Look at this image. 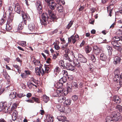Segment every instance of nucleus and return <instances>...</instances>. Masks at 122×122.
<instances>
[{"label":"nucleus","instance_id":"obj_27","mask_svg":"<svg viewBox=\"0 0 122 122\" xmlns=\"http://www.w3.org/2000/svg\"><path fill=\"white\" fill-rule=\"evenodd\" d=\"M31 72L29 70H25L24 71V73H23L21 75V76H24L26 75V76L30 75Z\"/></svg>","mask_w":122,"mask_h":122},{"label":"nucleus","instance_id":"obj_34","mask_svg":"<svg viewBox=\"0 0 122 122\" xmlns=\"http://www.w3.org/2000/svg\"><path fill=\"white\" fill-rule=\"evenodd\" d=\"M16 93L15 92H12L10 95V97L11 99H14L16 97Z\"/></svg>","mask_w":122,"mask_h":122},{"label":"nucleus","instance_id":"obj_44","mask_svg":"<svg viewBox=\"0 0 122 122\" xmlns=\"http://www.w3.org/2000/svg\"><path fill=\"white\" fill-rule=\"evenodd\" d=\"M117 2V0H111L109 6H110L111 7L112 6H113V5L115 4Z\"/></svg>","mask_w":122,"mask_h":122},{"label":"nucleus","instance_id":"obj_56","mask_svg":"<svg viewBox=\"0 0 122 122\" xmlns=\"http://www.w3.org/2000/svg\"><path fill=\"white\" fill-rule=\"evenodd\" d=\"M23 27L21 26V25L20 24H19L17 28V30H18L19 31L23 29Z\"/></svg>","mask_w":122,"mask_h":122},{"label":"nucleus","instance_id":"obj_63","mask_svg":"<svg viewBox=\"0 0 122 122\" xmlns=\"http://www.w3.org/2000/svg\"><path fill=\"white\" fill-rule=\"evenodd\" d=\"M13 66L15 68L17 69L18 70H19L20 67L16 65H13Z\"/></svg>","mask_w":122,"mask_h":122},{"label":"nucleus","instance_id":"obj_18","mask_svg":"<svg viewBox=\"0 0 122 122\" xmlns=\"http://www.w3.org/2000/svg\"><path fill=\"white\" fill-rule=\"evenodd\" d=\"M18 112L16 110H14L13 112L12 115V119L13 121H15L17 117Z\"/></svg>","mask_w":122,"mask_h":122},{"label":"nucleus","instance_id":"obj_39","mask_svg":"<svg viewBox=\"0 0 122 122\" xmlns=\"http://www.w3.org/2000/svg\"><path fill=\"white\" fill-rule=\"evenodd\" d=\"M19 44L21 46L23 47H25L27 45L26 42L24 41H22L20 42L19 43Z\"/></svg>","mask_w":122,"mask_h":122},{"label":"nucleus","instance_id":"obj_3","mask_svg":"<svg viewBox=\"0 0 122 122\" xmlns=\"http://www.w3.org/2000/svg\"><path fill=\"white\" fill-rule=\"evenodd\" d=\"M51 67V66L50 65L45 66V72L42 68L39 69L38 67H36L35 68L36 73L37 75L40 76L41 74L42 76H43L45 73H48L49 72L50 67Z\"/></svg>","mask_w":122,"mask_h":122},{"label":"nucleus","instance_id":"obj_58","mask_svg":"<svg viewBox=\"0 0 122 122\" xmlns=\"http://www.w3.org/2000/svg\"><path fill=\"white\" fill-rule=\"evenodd\" d=\"M113 80L114 81H116L118 82L119 80V77H114Z\"/></svg>","mask_w":122,"mask_h":122},{"label":"nucleus","instance_id":"obj_43","mask_svg":"<svg viewBox=\"0 0 122 122\" xmlns=\"http://www.w3.org/2000/svg\"><path fill=\"white\" fill-rule=\"evenodd\" d=\"M116 34L119 36L122 35V27H121L120 29L117 30L116 32Z\"/></svg>","mask_w":122,"mask_h":122},{"label":"nucleus","instance_id":"obj_7","mask_svg":"<svg viewBox=\"0 0 122 122\" xmlns=\"http://www.w3.org/2000/svg\"><path fill=\"white\" fill-rule=\"evenodd\" d=\"M36 6L38 12L39 14H41L43 11L42 3L39 1H37L36 3Z\"/></svg>","mask_w":122,"mask_h":122},{"label":"nucleus","instance_id":"obj_19","mask_svg":"<svg viewBox=\"0 0 122 122\" xmlns=\"http://www.w3.org/2000/svg\"><path fill=\"white\" fill-rule=\"evenodd\" d=\"M84 48L87 54L89 53L92 50V47L89 46H86Z\"/></svg>","mask_w":122,"mask_h":122},{"label":"nucleus","instance_id":"obj_1","mask_svg":"<svg viewBox=\"0 0 122 122\" xmlns=\"http://www.w3.org/2000/svg\"><path fill=\"white\" fill-rule=\"evenodd\" d=\"M56 17L51 10H48L46 12L43 13L42 15L41 24L45 26L47 25V23L51 24L54 22V20L56 19Z\"/></svg>","mask_w":122,"mask_h":122},{"label":"nucleus","instance_id":"obj_21","mask_svg":"<svg viewBox=\"0 0 122 122\" xmlns=\"http://www.w3.org/2000/svg\"><path fill=\"white\" fill-rule=\"evenodd\" d=\"M73 63L75 65V66L78 68H80L81 67V64L78 61V59L76 58V59H74L73 60Z\"/></svg>","mask_w":122,"mask_h":122},{"label":"nucleus","instance_id":"obj_47","mask_svg":"<svg viewBox=\"0 0 122 122\" xmlns=\"http://www.w3.org/2000/svg\"><path fill=\"white\" fill-rule=\"evenodd\" d=\"M68 55L67 54H65L64 56V58L65 59L68 60L70 61L71 62L72 60L69 58Z\"/></svg>","mask_w":122,"mask_h":122},{"label":"nucleus","instance_id":"obj_46","mask_svg":"<svg viewBox=\"0 0 122 122\" xmlns=\"http://www.w3.org/2000/svg\"><path fill=\"white\" fill-rule=\"evenodd\" d=\"M56 107L57 109L60 111V112H63L64 111L62 108V107L59 104H57L56 105Z\"/></svg>","mask_w":122,"mask_h":122},{"label":"nucleus","instance_id":"obj_40","mask_svg":"<svg viewBox=\"0 0 122 122\" xmlns=\"http://www.w3.org/2000/svg\"><path fill=\"white\" fill-rule=\"evenodd\" d=\"M56 4L55 3H52V4L49 5V7L51 9V10H53L54 9L56 6Z\"/></svg>","mask_w":122,"mask_h":122},{"label":"nucleus","instance_id":"obj_52","mask_svg":"<svg viewBox=\"0 0 122 122\" xmlns=\"http://www.w3.org/2000/svg\"><path fill=\"white\" fill-rule=\"evenodd\" d=\"M71 84L72 85V87H73L76 88H78V85L76 82H73Z\"/></svg>","mask_w":122,"mask_h":122},{"label":"nucleus","instance_id":"obj_32","mask_svg":"<svg viewBox=\"0 0 122 122\" xmlns=\"http://www.w3.org/2000/svg\"><path fill=\"white\" fill-rule=\"evenodd\" d=\"M71 100L70 99H67L65 100L64 102V104H66L67 105H70L71 103Z\"/></svg>","mask_w":122,"mask_h":122},{"label":"nucleus","instance_id":"obj_25","mask_svg":"<svg viewBox=\"0 0 122 122\" xmlns=\"http://www.w3.org/2000/svg\"><path fill=\"white\" fill-rule=\"evenodd\" d=\"M63 83L59 81V82L55 84V86L56 87L58 88H62V86L63 85Z\"/></svg>","mask_w":122,"mask_h":122},{"label":"nucleus","instance_id":"obj_59","mask_svg":"<svg viewBox=\"0 0 122 122\" xmlns=\"http://www.w3.org/2000/svg\"><path fill=\"white\" fill-rule=\"evenodd\" d=\"M85 43V41L84 40H83L82 41V42L81 43L80 45V48L82 46L84 45Z\"/></svg>","mask_w":122,"mask_h":122},{"label":"nucleus","instance_id":"obj_8","mask_svg":"<svg viewBox=\"0 0 122 122\" xmlns=\"http://www.w3.org/2000/svg\"><path fill=\"white\" fill-rule=\"evenodd\" d=\"M14 10L18 13L21 14H24V12H25L22 9L21 7L17 3L15 5Z\"/></svg>","mask_w":122,"mask_h":122},{"label":"nucleus","instance_id":"obj_24","mask_svg":"<svg viewBox=\"0 0 122 122\" xmlns=\"http://www.w3.org/2000/svg\"><path fill=\"white\" fill-rule=\"evenodd\" d=\"M35 26L33 23H31L28 25V28L31 31H33L34 30Z\"/></svg>","mask_w":122,"mask_h":122},{"label":"nucleus","instance_id":"obj_10","mask_svg":"<svg viewBox=\"0 0 122 122\" xmlns=\"http://www.w3.org/2000/svg\"><path fill=\"white\" fill-rule=\"evenodd\" d=\"M121 61V59L120 57L118 56H116L114 58L113 63L115 65H119L120 64Z\"/></svg>","mask_w":122,"mask_h":122},{"label":"nucleus","instance_id":"obj_12","mask_svg":"<svg viewBox=\"0 0 122 122\" xmlns=\"http://www.w3.org/2000/svg\"><path fill=\"white\" fill-rule=\"evenodd\" d=\"M14 16V14H13L9 15L7 20V24H12L13 23Z\"/></svg>","mask_w":122,"mask_h":122},{"label":"nucleus","instance_id":"obj_11","mask_svg":"<svg viewBox=\"0 0 122 122\" xmlns=\"http://www.w3.org/2000/svg\"><path fill=\"white\" fill-rule=\"evenodd\" d=\"M79 60L81 63H86L87 60V59L83 56L81 54L79 53L78 54Z\"/></svg>","mask_w":122,"mask_h":122},{"label":"nucleus","instance_id":"obj_35","mask_svg":"<svg viewBox=\"0 0 122 122\" xmlns=\"http://www.w3.org/2000/svg\"><path fill=\"white\" fill-rule=\"evenodd\" d=\"M61 91V90L60 91L57 90L54 93V96L55 97H59L61 96L60 93H61L60 91Z\"/></svg>","mask_w":122,"mask_h":122},{"label":"nucleus","instance_id":"obj_30","mask_svg":"<svg viewBox=\"0 0 122 122\" xmlns=\"http://www.w3.org/2000/svg\"><path fill=\"white\" fill-rule=\"evenodd\" d=\"M106 47L108 50L109 55H111L112 53V48L110 46L108 45Z\"/></svg>","mask_w":122,"mask_h":122},{"label":"nucleus","instance_id":"obj_50","mask_svg":"<svg viewBox=\"0 0 122 122\" xmlns=\"http://www.w3.org/2000/svg\"><path fill=\"white\" fill-rule=\"evenodd\" d=\"M91 59L93 62H95L96 61V59L94 55H91Z\"/></svg>","mask_w":122,"mask_h":122},{"label":"nucleus","instance_id":"obj_37","mask_svg":"<svg viewBox=\"0 0 122 122\" xmlns=\"http://www.w3.org/2000/svg\"><path fill=\"white\" fill-rule=\"evenodd\" d=\"M66 77H62L59 80L60 82L62 83L63 84L66 82L67 81V78Z\"/></svg>","mask_w":122,"mask_h":122},{"label":"nucleus","instance_id":"obj_20","mask_svg":"<svg viewBox=\"0 0 122 122\" xmlns=\"http://www.w3.org/2000/svg\"><path fill=\"white\" fill-rule=\"evenodd\" d=\"M100 59L102 61H105L107 59V56L105 54L103 53H102L100 55Z\"/></svg>","mask_w":122,"mask_h":122},{"label":"nucleus","instance_id":"obj_4","mask_svg":"<svg viewBox=\"0 0 122 122\" xmlns=\"http://www.w3.org/2000/svg\"><path fill=\"white\" fill-rule=\"evenodd\" d=\"M113 41H112V45L113 46V48H115L116 46H118L120 44L118 41H121V39L120 36H117L114 37L113 38Z\"/></svg>","mask_w":122,"mask_h":122},{"label":"nucleus","instance_id":"obj_17","mask_svg":"<svg viewBox=\"0 0 122 122\" xmlns=\"http://www.w3.org/2000/svg\"><path fill=\"white\" fill-rule=\"evenodd\" d=\"M65 52L66 53V54H69L70 53L71 54H72L73 56L76 59V55L74 54V53L73 52L71 51V50L68 48H66V49L65 50Z\"/></svg>","mask_w":122,"mask_h":122},{"label":"nucleus","instance_id":"obj_26","mask_svg":"<svg viewBox=\"0 0 122 122\" xmlns=\"http://www.w3.org/2000/svg\"><path fill=\"white\" fill-rule=\"evenodd\" d=\"M57 119L59 121H62L65 120V119H67L64 116H59L57 117Z\"/></svg>","mask_w":122,"mask_h":122},{"label":"nucleus","instance_id":"obj_36","mask_svg":"<svg viewBox=\"0 0 122 122\" xmlns=\"http://www.w3.org/2000/svg\"><path fill=\"white\" fill-rule=\"evenodd\" d=\"M114 74L115 76H119V75L120 76L119 68H118L117 69H115Z\"/></svg>","mask_w":122,"mask_h":122},{"label":"nucleus","instance_id":"obj_31","mask_svg":"<svg viewBox=\"0 0 122 122\" xmlns=\"http://www.w3.org/2000/svg\"><path fill=\"white\" fill-rule=\"evenodd\" d=\"M43 100L45 103H46L49 100V97L46 95H44L43 97Z\"/></svg>","mask_w":122,"mask_h":122},{"label":"nucleus","instance_id":"obj_60","mask_svg":"<svg viewBox=\"0 0 122 122\" xmlns=\"http://www.w3.org/2000/svg\"><path fill=\"white\" fill-rule=\"evenodd\" d=\"M25 101L30 103H34V101L32 99V98L26 100Z\"/></svg>","mask_w":122,"mask_h":122},{"label":"nucleus","instance_id":"obj_2","mask_svg":"<svg viewBox=\"0 0 122 122\" xmlns=\"http://www.w3.org/2000/svg\"><path fill=\"white\" fill-rule=\"evenodd\" d=\"M17 105L16 104H14L11 108V111L9 112L10 109L8 103L6 102H0V112L3 111L5 112L10 113L13 111V110H14L17 108Z\"/></svg>","mask_w":122,"mask_h":122},{"label":"nucleus","instance_id":"obj_57","mask_svg":"<svg viewBox=\"0 0 122 122\" xmlns=\"http://www.w3.org/2000/svg\"><path fill=\"white\" fill-rule=\"evenodd\" d=\"M63 75L64 76H68V74L67 71L66 70H63L62 71Z\"/></svg>","mask_w":122,"mask_h":122},{"label":"nucleus","instance_id":"obj_6","mask_svg":"<svg viewBox=\"0 0 122 122\" xmlns=\"http://www.w3.org/2000/svg\"><path fill=\"white\" fill-rule=\"evenodd\" d=\"M79 39V36L78 35H76L75 36L72 35L70 37L68 38V43H71L72 41V43L74 44Z\"/></svg>","mask_w":122,"mask_h":122},{"label":"nucleus","instance_id":"obj_15","mask_svg":"<svg viewBox=\"0 0 122 122\" xmlns=\"http://www.w3.org/2000/svg\"><path fill=\"white\" fill-rule=\"evenodd\" d=\"M94 52L96 55L99 54L101 52V50L97 46H95L93 47Z\"/></svg>","mask_w":122,"mask_h":122},{"label":"nucleus","instance_id":"obj_54","mask_svg":"<svg viewBox=\"0 0 122 122\" xmlns=\"http://www.w3.org/2000/svg\"><path fill=\"white\" fill-rule=\"evenodd\" d=\"M25 96L26 95L23 93L18 94H17L18 97L19 98H21V97Z\"/></svg>","mask_w":122,"mask_h":122},{"label":"nucleus","instance_id":"obj_33","mask_svg":"<svg viewBox=\"0 0 122 122\" xmlns=\"http://www.w3.org/2000/svg\"><path fill=\"white\" fill-rule=\"evenodd\" d=\"M6 16H5L4 15L3 17V18L1 20H0V24L2 25L4 24L6 20Z\"/></svg>","mask_w":122,"mask_h":122},{"label":"nucleus","instance_id":"obj_23","mask_svg":"<svg viewBox=\"0 0 122 122\" xmlns=\"http://www.w3.org/2000/svg\"><path fill=\"white\" fill-rule=\"evenodd\" d=\"M32 62L36 66H39L41 65L40 61L37 60L35 59L34 60L32 61Z\"/></svg>","mask_w":122,"mask_h":122},{"label":"nucleus","instance_id":"obj_14","mask_svg":"<svg viewBox=\"0 0 122 122\" xmlns=\"http://www.w3.org/2000/svg\"><path fill=\"white\" fill-rule=\"evenodd\" d=\"M65 67L66 69L72 71L74 70V66L70 63H67Z\"/></svg>","mask_w":122,"mask_h":122},{"label":"nucleus","instance_id":"obj_22","mask_svg":"<svg viewBox=\"0 0 122 122\" xmlns=\"http://www.w3.org/2000/svg\"><path fill=\"white\" fill-rule=\"evenodd\" d=\"M66 99V97L64 96H60L59 97L58 100V102L60 103H61L63 102L64 103Z\"/></svg>","mask_w":122,"mask_h":122},{"label":"nucleus","instance_id":"obj_64","mask_svg":"<svg viewBox=\"0 0 122 122\" xmlns=\"http://www.w3.org/2000/svg\"><path fill=\"white\" fill-rule=\"evenodd\" d=\"M119 81L120 85H122V77H119Z\"/></svg>","mask_w":122,"mask_h":122},{"label":"nucleus","instance_id":"obj_61","mask_svg":"<svg viewBox=\"0 0 122 122\" xmlns=\"http://www.w3.org/2000/svg\"><path fill=\"white\" fill-rule=\"evenodd\" d=\"M54 47L55 49L57 50L59 49L60 48L59 46L56 44H55Z\"/></svg>","mask_w":122,"mask_h":122},{"label":"nucleus","instance_id":"obj_55","mask_svg":"<svg viewBox=\"0 0 122 122\" xmlns=\"http://www.w3.org/2000/svg\"><path fill=\"white\" fill-rule=\"evenodd\" d=\"M54 118L53 116H50L48 119V121L49 122H53Z\"/></svg>","mask_w":122,"mask_h":122},{"label":"nucleus","instance_id":"obj_5","mask_svg":"<svg viewBox=\"0 0 122 122\" xmlns=\"http://www.w3.org/2000/svg\"><path fill=\"white\" fill-rule=\"evenodd\" d=\"M111 115L113 121H118L119 119L121 118V116L119 113H117L115 111L113 112Z\"/></svg>","mask_w":122,"mask_h":122},{"label":"nucleus","instance_id":"obj_16","mask_svg":"<svg viewBox=\"0 0 122 122\" xmlns=\"http://www.w3.org/2000/svg\"><path fill=\"white\" fill-rule=\"evenodd\" d=\"M113 7L110 6H108L107 7L108 13L109 16H111L112 15L113 13Z\"/></svg>","mask_w":122,"mask_h":122},{"label":"nucleus","instance_id":"obj_53","mask_svg":"<svg viewBox=\"0 0 122 122\" xmlns=\"http://www.w3.org/2000/svg\"><path fill=\"white\" fill-rule=\"evenodd\" d=\"M32 99L33 100H34L35 102H36L37 103H39V99L38 98L36 97H32Z\"/></svg>","mask_w":122,"mask_h":122},{"label":"nucleus","instance_id":"obj_41","mask_svg":"<svg viewBox=\"0 0 122 122\" xmlns=\"http://www.w3.org/2000/svg\"><path fill=\"white\" fill-rule=\"evenodd\" d=\"M72 86L71 84H69L67 86V89L68 90L69 92H71L72 91Z\"/></svg>","mask_w":122,"mask_h":122},{"label":"nucleus","instance_id":"obj_29","mask_svg":"<svg viewBox=\"0 0 122 122\" xmlns=\"http://www.w3.org/2000/svg\"><path fill=\"white\" fill-rule=\"evenodd\" d=\"M106 122H114L111 116H108L106 118Z\"/></svg>","mask_w":122,"mask_h":122},{"label":"nucleus","instance_id":"obj_13","mask_svg":"<svg viewBox=\"0 0 122 122\" xmlns=\"http://www.w3.org/2000/svg\"><path fill=\"white\" fill-rule=\"evenodd\" d=\"M112 101L118 104L120 103L121 101V99L118 96L116 95L113 97Z\"/></svg>","mask_w":122,"mask_h":122},{"label":"nucleus","instance_id":"obj_28","mask_svg":"<svg viewBox=\"0 0 122 122\" xmlns=\"http://www.w3.org/2000/svg\"><path fill=\"white\" fill-rule=\"evenodd\" d=\"M59 64L61 68L62 69H63L65 68L64 61L63 60H61L59 62Z\"/></svg>","mask_w":122,"mask_h":122},{"label":"nucleus","instance_id":"obj_62","mask_svg":"<svg viewBox=\"0 0 122 122\" xmlns=\"http://www.w3.org/2000/svg\"><path fill=\"white\" fill-rule=\"evenodd\" d=\"M59 68L58 67H56L54 70V71L55 72H58L59 71Z\"/></svg>","mask_w":122,"mask_h":122},{"label":"nucleus","instance_id":"obj_45","mask_svg":"<svg viewBox=\"0 0 122 122\" xmlns=\"http://www.w3.org/2000/svg\"><path fill=\"white\" fill-rule=\"evenodd\" d=\"M116 108L120 112H122V106L118 105L116 107Z\"/></svg>","mask_w":122,"mask_h":122},{"label":"nucleus","instance_id":"obj_48","mask_svg":"<svg viewBox=\"0 0 122 122\" xmlns=\"http://www.w3.org/2000/svg\"><path fill=\"white\" fill-rule=\"evenodd\" d=\"M73 24V22L71 21L67 25L66 28L68 30L71 27V26Z\"/></svg>","mask_w":122,"mask_h":122},{"label":"nucleus","instance_id":"obj_51","mask_svg":"<svg viewBox=\"0 0 122 122\" xmlns=\"http://www.w3.org/2000/svg\"><path fill=\"white\" fill-rule=\"evenodd\" d=\"M13 10V8L12 6H10L9 7L8 11L9 12V15L13 14L12 13Z\"/></svg>","mask_w":122,"mask_h":122},{"label":"nucleus","instance_id":"obj_38","mask_svg":"<svg viewBox=\"0 0 122 122\" xmlns=\"http://www.w3.org/2000/svg\"><path fill=\"white\" fill-rule=\"evenodd\" d=\"M114 48L117 50L118 51L120 52L122 50V46H120L119 44L118 46H116Z\"/></svg>","mask_w":122,"mask_h":122},{"label":"nucleus","instance_id":"obj_42","mask_svg":"<svg viewBox=\"0 0 122 122\" xmlns=\"http://www.w3.org/2000/svg\"><path fill=\"white\" fill-rule=\"evenodd\" d=\"M11 24H7L6 26V29L7 30H10L12 29Z\"/></svg>","mask_w":122,"mask_h":122},{"label":"nucleus","instance_id":"obj_49","mask_svg":"<svg viewBox=\"0 0 122 122\" xmlns=\"http://www.w3.org/2000/svg\"><path fill=\"white\" fill-rule=\"evenodd\" d=\"M71 98L73 101H75L78 100V96L74 95Z\"/></svg>","mask_w":122,"mask_h":122},{"label":"nucleus","instance_id":"obj_9","mask_svg":"<svg viewBox=\"0 0 122 122\" xmlns=\"http://www.w3.org/2000/svg\"><path fill=\"white\" fill-rule=\"evenodd\" d=\"M24 13L21 14L23 19V22L26 25L27 21H29L30 20V18L28 14L25 13V12Z\"/></svg>","mask_w":122,"mask_h":122}]
</instances>
